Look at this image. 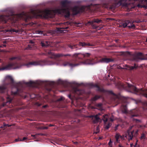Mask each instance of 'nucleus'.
Here are the masks:
<instances>
[{
  "mask_svg": "<svg viewBox=\"0 0 147 147\" xmlns=\"http://www.w3.org/2000/svg\"><path fill=\"white\" fill-rule=\"evenodd\" d=\"M42 108H46L48 107V105H45L42 106Z\"/></svg>",
  "mask_w": 147,
  "mask_h": 147,
  "instance_id": "46",
  "label": "nucleus"
},
{
  "mask_svg": "<svg viewBox=\"0 0 147 147\" xmlns=\"http://www.w3.org/2000/svg\"><path fill=\"white\" fill-rule=\"evenodd\" d=\"M22 14H19L16 15H12L11 17L13 18V22H16L19 20V19L22 17Z\"/></svg>",
  "mask_w": 147,
  "mask_h": 147,
  "instance_id": "23",
  "label": "nucleus"
},
{
  "mask_svg": "<svg viewBox=\"0 0 147 147\" xmlns=\"http://www.w3.org/2000/svg\"><path fill=\"white\" fill-rule=\"evenodd\" d=\"M138 141V140H137L136 142V143H135V145L134 146V147H136V146H137V143Z\"/></svg>",
  "mask_w": 147,
  "mask_h": 147,
  "instance_id": "50",
  "label": "nucleus"
},
{
  "mask_svg": "<svg viewBox=\"0 0 147 147\" xmlns=\"http://www.w3.org/2000/svg\"><path fill=\"white\" fill-rule=\"evenodd\" d=\"M54 125H52V124H50L49 125V127H51V126H53Z\"/></svg>",
  "mask_w": 147,
  "mask_h": 147,
  "instance_id": "57",
  "label": "nucleus"
},
{
  "mask_svg": "<svg viewBox=\"0 0 147 147\" xmlns=\"http://www.w3.org/2000/svg\"><path fill=\"white\" fill-rule=\"evenodd\" d=\"M63 100V97H61L60 98H58L57 99V101H62Z\"/></svg>",
  "mask_w": 147,
  "mask_h": 147,
  "instance_id": "43",
  "label": "nucleus"
},
{
  "mask_svg": "<svg viewBox=\"0 0 147 147\" xmlns=\"http://www.w3.org/2000/svg\"><path fill=\"white\" fill-rule=\"evenodd\" d=\"M108 94L112 95L113 100L115 103L117 104L116 105H117V104L121 102V100L119 96L115 94L112 91H109Z\"/></svg>",
  "mask_w": 147,
  "mask_h": 147,
  "instance_id": "13",
  "label": "nucleus"
},
{
  "mask_svg": "<svg viewBox=\"0 0 147 147\" xmlns=\"http://www.w3.org/2000/svg\"><path fill=\"white\" fill-rule=\"evenodd\" d=\"M16 91L15 92L12 90L11 92V95L13 96L18 95H21L20 93L22 92V90L18 88L17 86L16 87L14 88Z\"/></svg>",
  "mask_w": 147,
  "mask_h": 147,
  "instance_id": "20",
  "label": "nucleus"
},
{
  "mask_svg": "<svg viewBox=\"0 0 147 147\" xmlns=\"http://www.w3.org/2000/svg\"><path fill=\"white\" fill-rule=\"evenodd\" d=\"M3 44H5L6 43V41H4L3 42Z\"/></svg>",
  "mask_w": 147,
  "mask_h": 147,
  "instance_id": "58",
  "label": "nucleus"
},
{
  "mask_svg": "<svg viewBox=\"0 0 147 147\" xmlns=\"http://www.w3.org/2000/svg\"><path fill=\"white\" fill-rule=\"evenodd\" d=\"M32 47L30 45H28L27 47V49H31Z\"/></svg>",
  "mask_w": 147,
  "mask_h": 147,
  "instance_id": "44",
  "label": "nucleus"
},
{
  "mask_svg": "<svg viewBox=\"0 0 147 147\" xmlns=\"http://www.w3.org/2000/svg\"><path fill=\"white\" fill-rule=\"evenodd\" d=\"M11 31H12L13 32H14V31H15V30L14 29H12L11 30Z\"/></svg>",
  "mask_w": 147,
  "mask_h": 147,
  "instance_id": "59",
  "label": "nucleus"
},
{
  "mask_svg": "<svg viewBox=\"0 0 147 147\" xmlns=\"http://www.w3.org/2000/svg\"><path fill=\"white\" fill-rule=\"evenodd\" d=\"M102 104L101 103H97L95 104L96 106L99 110L102 109Z\"/></svg>",
  "mask_w": 147,
  "mask_h": 147,
  "instance_id": "32",
  "label": "nucleus"
},
{
  "mask_svg": "<svg viewBox=\"0 0 147 147\" xmlns=\"http://www.w3.org/2000/svg\"><path fill=\"white\" fill-rule=\"evenodd\" d=\"M43 135H44V134H36L34 135H32L31 136H32L34 137V138H36L39 136V135L42 136Z\"/></svg>",
  "mask_w": 147,
  "mask_h": 147,
  "instance_id": "35",
  "label": "nucleus"
},
{
  "mask_svg": "<svg viewBox=\"0 0 147 147\" xmlns=\"http://www.w3.org/2000/svg\"><path fill=\"white\" fill-rule=\"evenodd\" d=\"M79 45L80 46L84 47L86 46H92V45L89 43H86L85 42H79L78 45V44H70L68 45L69 48L71 49H76V50H77L78 49H80L78 47V46Z\"/></svg>",
  "mask_w": 147,
  "mask_h": 147,
  "instance_id": "9",
  "label": "nucleus"
},
{
  "mask_svg": "<svg viewBox=\"0 0 147 147\" xmlns=\"http://www.w3.org/2000/svg\"><path fill=\"white\" fill-rule=\"evenodd\" d=\"M102 23V20L97 19H94L91 21L89 22L88 23L92 26L93 28L96 29L97 28L98 26L95 23H97L99 24Z\"/></svg>",
  "mask_w": 147,
  "mask_h": 147,
  "instance_id": "16",
  "label": "nucleus"
},
{
  "mask_svg": "<svg viewBox=\"0 0 147 147\" xmlns=\"http://www.w3.org/2000/svg\"><path fill=\"white\" fill-rule=\"evenodd\" d=\"M131 59L132 61H138L140 60L144 59L143 55L141 53H135L132 54L131 56Z\"/></svg>",
  "mask_w": 147,
  "mask_h": 147,
  "instance_id": "10",
  "label": "nucleus"
},
{
  "mask_svg": "<svg viewBox=\"0 0 147 147\" xmlns=\"http://www.w3.org/2000/svg\"><path fill=\"white\" fill-rule=\"evenodd\" d=\"M72 91L74 93L78 95H81L82 94V90L78 88L74 87L72 89Z\"/></svg>",
  "mask_w": 147,
  "mask_h": 147,
  "instance_id": "25",
  "label": "nucleus"
},
{
  "mask_svg": "<svg viewBox=\"0 0 147 147\" xmlns=\"http://www.w3.org/2000/svg\"><path fill=\"white\" fill-rule=\"evenodd\" d=\"M18 84V85H21V83H19Z\"/></svg>",
  "mask_w": 147,
  "mask_h": 147,
  "instance_id": "63",
  "label": "nucleus"
},
{
  "mask_svg": "<svg viewBox=\"0 0 147 147\" xmlns=\"http://www.w3.org/2000/svg\"><path fill=\"white\" fill-rule=\"evenodd\" d=\"M6 89V87L5 86H0V91H2Z\"/></svg>",
  "mask_w": 147,
  "mask_h": 147,
  "instance_id": "36",
  "label": "nucleus"
},
{
  "mask_svg": "<svg viewBox=\"0 0 147 147\" xmlns=\"http://www.w3.org/2000/svg\"><path fill=\"white\" fill-rule=\"evenodd\" d=\"M68 97H69L70 98H71V95H68Z\"/></svg>",
  "mask_w": 147,
  "mask_h": 147,
  "instance_id": "60",
  "label": "nucleus"
},
{
  "mask_svg": "<svg viewBox=\"0 0 147 147\" xmlns=\"http://www.w3.org/2000/svg\"><path fill=\"white\" fill-rule=\"evenodd\" d=\"M147 134L146 132H143L141 134L140 139L141 140H144L146 138V135Z\"/></svg>",
  "mask_w": 147,
  "mask_h": 147,
  "instance_id": "31",
  "label": "nucleus"
},
{
  "mask_svg": "<svg viewBox=\"0 0 147 147\" xmlns=\"http://www.w3.org/2000/svg\"><path fill=\"white\" fill-rule=\"evenodd\" d=\"M102 97V95H96L94 97L92 98L91 100L93 101H95Z\"/></svg>",
  "mask_w": 147,
  "mask_h": 147,
  "instance_id": "29",
  "label": "nucleus"
},
{
  "mask_svg": "<svg viewBox=\"0 0 147 147\" xmlns=\"http://www.w3.org/2000/svg\"><path fill=\"white\" fill-rule=\"evenodd\" d=\"M48 90L49 91H51V89H50V88L49 89H48Z\"/></svg>",
  "mask_w": 147,
  "mask_h": 147,
  "instance_id": "61",
  "label": "nucleus"
},
{
  "mask_svg": "<svg viewBox=\"0 0 147 147\" xmlns=\"http://www.w3.org/2000/svg\"><path fill=\"white\" fill-rule=\"evenodd\" d=\"M126 22L127 27L129 29H134L135 28V26L133 24L134 22L129 20H127Z\"/></svg>",
  "mask_w": 147,
  "mask_h": 147,
  "instance_id": "22",
  "label": "nucleus"
},
{
  "mask_svg": "<svg viewBox=\"0 0 147 147\" xmlns=\"http://www.w3.org/2000/svg\"><path fill=\"white\" fill-rule=\"evenodd\" d=\"M90 117L92 118L93 120V122L94 123L98 122L100 119L98 115H92L90 116Z\"/></svg>",
  "mask_w": 147,
  "mask_h": 147,
  "instance_id": "26",
  "label": "nucleus"
},
{
  "mask_svg": "<svg viewBox=\"0 0 147 147\" xmlns=\"http://www.w3.org/2000/svg\"><path fill=\"white\" fill-rule=\"evenodd\" d=\"M36 33L39 34H42V32L41 31H39V30H37L36 31Z\"/></svg>",
  "mask_w": 147,
  "mask_h": 147,
  "instance_id": "42",
  "label": "nucleus"
},
{
  "mask_svg": "<svg viewBox=\"0 0 147 147\" xmlns=\"http://www.w3.org/2000/svg\"><path fill=\"white\" fill-rule=\"evenodd\" d=\"M14 32H15L16 33H18L19 32V30H15V31H14Z\"/></svg>",
  "mask_w": 147,
  "mask_h": 147,
  "instance_id": "53",
  "label": "nucleus"
},
{
  "mask_svg": "<svg viewBox=\"0 0 147 147\" xmlns=\"http://www.w3.org/2000/svg\"><path fill=\"white\" fill-rule=\"evenodd\" d=\"M27 138L26 137H24L23 138V139H21V138L20 139V141H24L25 140L27 139Z\"/></svg>",
  "mask_w": 147,
  "mask_h": 147,
  "instance_id": "41",
  "label": "nucleus"
},
{
  "mask_svg": "<svg viewBox=\"0 0 147 147\" xmlns=\"http://www.w3.org/2000/svg\"><path fill=\"white\" fill-rule=\"evenodd\" d=\"M138 67V65L137 64L135 63L133 66H131L127 65H125V68H122L121 66L118 67L119 69H125L128 70H131L134 69H136Z\"/></svg>",
  "mask_w": 147,
  "mask_h": 147,
  "instance_id": "19",
  "label": "nucleus"
},
{
  "mask_svg": "<svg viewBox=\"0 0 147 147\" xmlns=\"http://www.w3.org/2000/svg\"><path fill=\"white\" fill-rule=\"evenodd\" d=\"M7 77L8 78H9V79H10V80L11 82V83L12 84H13L14 83V80H13V78H12V77L10 76H7Z\"/></svg>",
  "mask_w": 147,
  "mask_h": 147,
  "instance_id": "37",
  "label": "nucleus"
},
{
  "mask_svg": "<svg viewBox=\"0 0 147 147\" xmlns=\"http://www.w3.org/2000/svg\"><path fill=\"white\" fill-rule=\"evenodd\" d=\"M100 129L99 126H97L96 127V131H94V133H95L96 134L98 133L100 131Z\"/></svg>",
  "mask_w": 147,
  "mask_h": 147,
  "instance_id": "33",
  "label": "nucleus"
},
{
  "mask_svg": "<svg viewBox=\"0 0 147 147\" xmlns=\"http://www.w3.org/2000/svg\"><path fill=\"white\" fill-rule=\"evenodd\" d=\"M89 87L90 88L95 87L97 88V91L102 92L103 93H108L109 91H107L105 90L102 88H101L98 84H94L93 83H90L88 84Z\"/></svg>",
  "mask_w": 147,
  "mask_h": 147,
  "instance_id": "14",
  "label": "nucleus"
},
{
  "mask_svg": "<svg viewBox=\"0 0 147 147\" xmlns=\"http://www.w3.org/2000/svg\"><path fill=\"white\" fill-rule=\"evenodd\" d=\"M31 13L33 14L34 17L41 18L48 16L50 14V12L49 10H45L44 11L32 10Z\"/></svg>",
  "mask_w": 147,
  "mask_h": 147,
  "instance_id": "6",
  "label": "nucleus"
},
{
  "mask_svg": "<svg viewBox=\"0 0 147 147\" xmlns=\"http://www.w3.org/2000/svg\"><path fill=\"white\" fill-rule=\"evenodd\" d=\"M27 18H32V17L30 16L29 15H28V16H27Z\"/></svg>",
  "mask_w": 147,
  "mask_h": 147,
  "instance_id": "52",
  "label": "nucleus"
},
{
  "mask_svg": "<svg viewBox=\"0 0 147 147\" xmlns=\"http://www.w3.org/2000/svg\"><path fill=\"white\" fill-rule=\"evenodd\" d=\"M114 60L111 58H108L107 57L101 58V63H108L110 62H113Z\"/></svg>",
  "mask_w": 147,
  "mask_h": 147,
  "instance_id": "21",
  "label": "nucleus"
},
{
  "mask_svg": "<svg viewBox=\"0 0 147 147\" xmlns=\"http://www.w3.org/2000/svg\"><path fill=\"white\" fill-rule=\"evenodd\" d=\"M120 137H121V135L119 134H116L115 136L116 141L114 142V144L115 145H117V143L120 144V140H119Z\"/></svg>",
  "mask_w": 147,
  "mask_h": 147,
  "instance_id": "27",
  "label": "nucleus"
},
{
  "mask_svg": "<svg viewBox=\"0 0 147 147\" xmlns=\"http://www.w3.org/2000/svg\"><path fill=\"white\" fill-rule=\"evenodd\" d=\"M12 125H9L7 124H6L5 123H3V126L4 127H11Z\"/></svg>",
  "mask_w": 147,
  "mask_h": 147,
  "instance_id": "40",
  "label": "nucleus"
},
{
  "mask_svg": "<svg viewBox=\"0 0 147 147\" xmlns=\"http://www.w3.org/2000/svg\"><path fill=\"white\" fill-rule=\"evenodd\" d=\"M3 46L4 47H6V45H3Z\"/></svg>",
  "mask_w": 147,
  "mask_h": 147,
  "instance_id": "64",
  "label": "nucleus"
},
{
  "mask_svg": "<svg viewBox=\"0 0 147 147\" xmlns=\"http://www.w3.org/2000/svg\"><path fill=\"white\" fill-rule=\"evenodd\" d=\"M127 23L126 22V20H125L121 23L119 25V26L120 27L122 28H125L127 27Z\"/></svg>",
  "mask_w": 147,
  "mask_h": 147,
  "instance_id": "30",
  "label": "nucleus"
},
{
  "mask_svg": "<svg viewBox=\"0 0 147 147\" xmlns=\"http://www.w3.org/2000/svg\"><path fill=\"white\" fill-rule=\"evenodd\" d=\"M109 19L111 20H114V19L113 18H110Z\"/></svg>",
  "mask_w": 147,
  "mask_h": 147,
  "instance_id": "62",
  "label": "nucleus"
},
{
  "mask_svg": "<svg viewBox=\"0 0 147 147\" xmlns=\"http://www.w3.org/2000/svg\"><path fill=\"white\" fill-rule=\"evenodd\" d=\"M138 131V130L136 131H133L131 132L128 131L127 132V134L126 135L125 137L127 138L128 140H131L133 137H136L137 136Z\"/></svg>",
  "mask_w": 147,
  "mask_h": 147,
  "instance_id": "15",
  "label": "nucleus"
},
{
  "mask_svg": "<svg viewBox=\"0 0 147 147\" xmlns=\"http://www.w3.org/2000/svg\"><path fill=\"white\" fill-rule=\"evenodd\" d=\"M26 84L30 86H34L35 85V83L34 82L30 81L26 83Z\"/></svg>",
  "mask_w": 147,
  "mask_h": 147,
  "instance_id": "28",
  "label": "nucleus"
},
{
  "mask_svg": "<svg viewBox=\"0 0 147 147\" xmlns=\"http://www.w3.org/2000/svg\"><path fill=\"white\" fill-rule=\"evenodd\" d=\"M140 127L142 129H144V128L147 127V124L145 125H142L140 126Z\"/></svg>",
  "mask_w": 147,
  "mask_h": 147,
  "instance_id": "38",
  "label": "nucleus"
},
{
  "mask_svg": "<svg viewBox=\"0 0 147 147\" xmlns=\"http://www.w3.org/2000/svg\"><path fill=\"white\" fill-rule=\"evenodd\" d=\"M74 59L72 63H70L68 61H64L62 64V65L63 66H68L73 67L79 65V63H78V62L77 61L76 59V57Z\"/></svg>",
  "mask_w": 147,
  "mask_h": 147,
  "instance_id": "12",
  "label": "nucleus"
},
{
  "mask_svg": "<svg viewBox=\"0 0 147 147\" xmlns=\"http://www.w3.org/2000/svg\"><path fill=\"white\" fill-rule=\"evenodd\" d=\"M120 138H121L122 140H124V138L123 136H121V137H120Z\"/></svg>",
  "mask_w": 147,
  "mask_h": 147,
  "instance_id": "47",
  "label": "nucleus"
},
{
  "mask_svg": "<svg viewBox=\"0 0 147 147\" xmlns=\"http://www.w3.org/2000/svg\"><path fill=\"white\" fill-rule=\"evenodd\" d=\"M49 54L51 55V57L52 58H56L63 56H72V57H76V60L78 62V63H80L85 62L89 64V60H91L92 58L91 55L89 53H75L72 56L70 54H55L51 52H49Z\"/></svg>",
  "mask_w": 147,
  "mask_h": 147,
  "instance_id": "1",
  "label": "nucleus"
},
{
  "mask_svg": "<svg viewBox=\"0 0 147 147\" xmlns=\"http://www.w3.org/2000/svg\"><path fill=\"white\" fill-rule=\"evenodd\" d=\"M69 3L67 0H64L61 2L62 7L55 10V12L59 14L64 15L66 18H69L70 15L69 9L67 7V5Z\"/></svg>",
  "mask_w": 147,
  "mask_h": 147,
  "instance_id": "4",
  "label": "nucleus"
},
{
  "mask_svg": "<svg viewBox=\"0 0 147 147\" xmlns=\"http://www.w3.org/2000/svg\"><path fill=\"white\" fill-rule=\"evenodd\" d=\"M112 143V142H111V140H110L109 143V146H111V145Z\"/></svg>",
  "mask_w": 147,
  "mask_h": 147,
  "instance_id": "48",
  "label": "nucleus"
},
{
  "mask_svg": "<svg viewBox=\"0 0 147 147\" xmlns=\"http://www.w3.org/2000/svg\"><path fill=\"white\" fill-rule=\"evenodd\" d=\"M118 84L120 86V89L127 88L129 90V92H134L138 94H141L147 98V90L143 89V88L138 89L135 86L128 83L124 84L122 83H118Z\"/></svg>",
  "mask_w": 147,
  "mask_h": 147,
  "instance_id": "2",
  "label": "nucleus"
},
{
  "mask_svg": "<svg viewBox=\"0 0 147 147\" xmlns=\"http://www.w3.org/2000/svg\"><path fill=\"white\" fill-rule=\"evenodd\" d=\"M102 119L104 122L105 129H108L112 125L111 122L113 121V116L109 118V116L108 115H103Z\"/></svg>",
  "mask_w": 147,
  "mask_h": 147,
  "instance_id": "7",
  "label": "nucleus"
},
{
  "mask_svg": "<svg viewBox=\"0 0 147 147\" xmlns=\"http://www.w3.org/2000/svg\"><path fill=\"white\" fill-rule=\"evenodd\" d=\"M130 145L131 147H132L133 146V143H131L130 144Z\"/></svg>",
  "mask_w": 147,
  "mask_h": 147,
  "instance_id": "56",
  "label": "nucleus"
},
{
  "mask_svg": "<svg viewBox=\"0 0 147 147\" xmlns=\"http://www.w3.org/2000/svg\"><path fill=\"white\" fill-rule=\"evenodd\" d=\"M121 109L123 113L129 114L131 117H137L140 114V111L137 109H134L128 111L127 110V108L126 105H122L121 107Z\"/></svg>",
  "mask_w": 147,
  "mask_h": 147,
  "instance_id": "5",
  "label": "nucleus"
},
{
  "mask_svg": "<svg viewBox=\"0 0 147 147\" xmlns=\"http://www.w3.org/2000/svg\"><path fill=\"white\" fill-rule=\"evenodd\" d=\"M36 104L38 106H40L41 105V104L39 103H37Z\"/></svg>",
  "mask_w": 147,
  "mask_h": 147,
  "instance_id": "55",
  "label": "nucleus"
},
{
  "mask_svg": "<svg viewBox=\"0 0 147 147\" xmlns=\"http://www.w3.org/2000/svg\"><path fill=\"white\" fill-rule=\"evenodd\" d=\"M118 125H117L115 127V131H116L117 130V127H118Z\"/></svg>",
  "mask_w": 147,
  "mask_h": 147,
  "instance_id": "51",
  "label": "nucleus"
},
{
  "mask_svg": "<svg viewBox=\"0 0 147 147\" xmlns=\"http://www.w3.org/2000/svg\"><path fill=\"white\" fill-rule=\"evenodd\" d=\"M40 45L43 48H47L50 45L49 42L46 40H42L40 43Z\"/></svg>",
  "mask_w": 147,
  "mask_h": 147,
  "instance_id": "24",
  "label": "nucleus"
},
{
  "mask_svg": "<svg viewBox=\"0 0 147 147\" xmlns=\"http://www.w3.org/2000/svg\"><path fill=\"white\" fill-rule=\"evenodd\" d=\"M97 5L91 4L89 5L82 6L81 7L75 6L73 7L72 10L74 14L75 15H76L81 13L90 12L94 10L93 7L96 6Z\"/></svg>",
  "mask_w": 147,
  "mask_h": 147,
  "instance_id": "3",
  "label": "nucleus"
},
{
  "mask_svg": "<svg viewBox=\"0 0 147 147\" xmlns=\"http://www.w3.org/2000/svg\"><path fill=\"white\" fill-rule=\"evenodd\" d=\"M12 100L13 99L10 96H8L7 98V103H11Z\"/></svg>",
  "mask_w": 147,
  "mask_h": 147,
  "instance_id": "34",
  "label": "nucleus"
},
{
  "mask_svg": "<svg viewBox=\"0 0 147 147\" xmlns=\"http://www.w3.org/2000/svg\"><path fill=\"white\" fill-rule=\"evenodd\" d=\"M118 147H123V146H122L121 144H120L119 145Z\"/></svg>",
  "mask_w": 147,
  "mask_h": 147,
  "instance_id": "54",
  "label": "nucleus"
},
{
  "mask_svg": "<svg viewBox=\"0 0 147 147\" xmlns=\"http://www.w3.org/2000/svg\"><path fill=\"white\" fill-rule=\"evenodd\" d=\"M134 120L135 121L136 123H139L140 121V120L138 119H134Z\"/></svg>",
  "mask_w": 147,
  "mask_h": 147,
  "instance_id": "45",
  "label": "nucleus"
},
{
  "mask_svg": "<svg viewBox=\"0 0 147 147\" xmlns=\"http://www.w3.org/2000/svg\"><path fill=\"white\" fill-rule=\"evenodd\" d=\"M10 15H0V21L6 23L7 21L10 18Z\"/></svg>",
  "mask_w": 147,
  "mask_h": 147,
  "instance_id": "18",
  "label": "nucleus"
},
{
  "mask_svg": "<svg viewBox=\"0 0 147 147\" xmlns=\"http://www.w3.org/2000/svg\"><path fill=\"white\" fill-rule=\"evenodd\" d=\"M20 138H18V139H16L15 140V141L16 142H18V141H20Z\"/></svg>",
  "mask_w": 147,
  "mask_h": 147,
  "instance_id": "49",
  "label": "nucleus"
},
{
  "mask_svg": "<svg viewBox=\"0 0 147 147\" xmlns=\"http://www.w3.org/2000/svg\"><path fill=\"white\" fill-rule=\"evenodd\" d=\"M17 58H18V59L19 60L20 59L19 58H18L17 57H11L10 59L11 60H14L16 59H17Z\"/></svg>",
  "mask_w": 147,
  "mask_h": 147,
  "instance_id": "39",
  "label": "nucleus"
},
{
  "mask_svg": "<svg viewBox=\"0 0 147 147\" xmlns=\"http://www.w3.org/2000/svg\"><path fill=\"white\" fill-rule=\"evenodd\" d=\"M18 63L17 61L12 62L0 68V70H9L18 68Z\"/></svg>",
  "mask_w": 147,
  "mask_h": 147,
  "instance_id": "8",
  "label": "nucleus"
},
{
  "mask_svg": "<svg viewBox=\"0 0 147 147\" xmlns=\"http://www.w3.org/2000/svg\"><path fill=\"white\" fill-rule=\"evenodd\" d=\"M89 64H93L96 63H100L101 61L100 57H95L94 58H91V60H89Z\"/></svg>",
  "mask_w": 147,
  "mask_h": 147,
  "instance_id": "17",
  "label": "nucleus"
},
{
  "mask_svg": "<svg viewBox=\"0 0 147 147\" xmlns=\"http://www.w3.org/2000/svg\"><path fill=\"white\" fill-rule=\"evenodd\" d=\"M47 62L46 60H39L38 61L30 62L26 64V65L28 67L30 65H45Z\"/></svg>",
  "mask_w": 147,
  "mask_h": 147,
  "instance_id": "11",
  "label": "nucleus"
}]
</instances>
